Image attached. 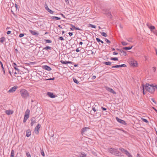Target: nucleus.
Masks as SVG:
<instances>
[{
    "label": "nucleus",
    "instance_id": "nucleus-13",
    "mask_svg": "<svg viewBox=\"0 0 157 157\" xmlns=\"http://www.w3.org/2000/svg\"><path fill=\"white\" fill-rule=\"evenodd\" d=\"M5 113L6 114L9 115L13 113V111L11 110H6L5 111Z\"/></svg>",
    "mask_w": 157,
    "mask_h": 157
},
{
    "label": "nucleus",
    "instance_id": "nucleus-6",
    "mask_svg": "<svg viewBox=\"0 0 157 157\" xmlns=\"http://www.w3.org/2000/svg\"><path fill=\"white\" fill-rule=\"evenodd\" d=\"M116 119L118 122H119L121 124L125 125H127V123L124 121L119 118L117 117H116Z\"/></svg>",
    "mask_w": 157,
    "mask_h": 157
},
{
    "label": "nucleus",
    "instance_id": "nucleus-23",
    "mask_svg": "<svg viewBox=\"0 0 157 157\" xmlns=\"http://www.w3.org/2000/svg\"><path fill=\"white\" fill-rule=\"evenodd\" d=\"M122 53H121L120 54V55L121 56H126L127 55V52L125 51H124L123 50Z\"/></svg>",
    "mask_w": 157,
    "mask_h": 157
},
{
    "label": "nucleus",
    "instance_id": "nucleus-29",
    "mask_svg": "<svg viewBox=\"0 0 157 157\" xmlns=\"http://www.w3.org/2000/svg\"><path fill=\"white\" fill-rule=\"evenodd\" d=\"M50 18L52 19H54L55 18L56 19V20H60V17L55 16L51 17Z\"/></svg>",
    "mask_w": 157,
    "mask_h": 157
},
{
    "label": "nucleus",
    "instance_id": "nucleus-45",
    "mask_svg": "<svg viewBox=\"0 0 157 157\" xmlns=\"http://www.w3.org/2000/svg\"><path fill=\"white\" fill-rule=\"evenodd\" d=\"M128 157H133L132 155H131L130 153L128 151V152L126 154Z\"/></svg>",
    "mask_w": 157,
    "mask_h": 157
},
{
    "label": "nucleus",
    "instance_id": "nucleus-44",
    "mask_svg": "<svg viewBox=\"0 0 157 157\" xmlns=\"http://www.w3.org/2000/svg\"><path fill=\"white\" fill-rule=\"evenodd\" d=\"M142 87H143V94H146V93L144 91V89L145 88V86H144V84L142 85Z\"/></svg>",
    "mask_w": 157,
    "mask_h": 157
},
{
    "label": "nucleus",
    "instance_id": "nucleus-53",
    "mask_svg": "<svg viewBox=\"0 0 157 157\" xmlns=\"http://www.w3.org/2000/svg\"><path fill=\"white\" fill-rule=\"evenodd\" d=\"M96 39L97 41L98 42H100V41H101V40L98 38H96Z\"/></svg>",
    "mask_w": 157,
    "mask_h": 157
},
{
    "label": "nucleus",
    "instance_id": "nucleus-27",
    "mask_svg": "<svg viewBox=\"0 0 157 157\" xmlns=\"http://www.w3.org/2000/svg\"><path fill=\"white\" fill-rule=\"evenodd\" d=\"M31 121L30 124L31 126H33L34 124L36 122L35 120L33 119H31Z\"/></svg>",
    "mask_w": 157,
    "mask_h": 157
},
{
    "label": "nucleus",
    "instance_id": "nucleus-3",
    "mask_svg": "<svg viewBox=\"0 0 157 157\" xmlns=\"http://www.w3.org/2000/svg\"><path fill=\"white\" fill-rule=\"evenodd\" d=\"M108 151L112 154L117 156H119L120 154V153L117 149L113 148H109L108 149Z\"/></svg>",
    "mask_w": 157,
    "mask_h": 157
},
{
    "label": "nucleus",
    "instance_id": "nucleus-22",
    "mask_svg": "<svg viewBox=\"0 0 157 157\" xmlns=\"http://www.w3.org/2000/svg\"><path fill=\"white\" fill-rule=\"evenodd\" d=\"M133 39L132 37H129L128 38H127L126 39V40H127L128 42L132 43L133 42L132 40Z\"/></svg>",
    "mask_w": 157,
    "mask_h": 157
},
{
    "label": "nucleus",
    "instance_id": "nucleus-31",
    "mask_svg": "<svg viewBox=\"0 0 157 157\" xmlns=\"http://www.w3.org/2000/svg\"><path fill=\"white\" fill-rule=\"evenodd\" d=\"M103 63L106 65H110L111 64V62H103Z\"/></svg>",
    "mask_w": 157,
    "mask_h": 157
},
{
    "label": "nucleus",
    "instance_id": "nucleus-4",
    "mask_svg": "<svg viewBox=\"0 0 157 157\" xmlns=\"http://www.w3.org/2000/svg\"><path fill=\"white\" fill-rule=\"evenodd\" d=\"M103 13L105 14L109 18H112V14H113V13H111V11H110L109 9H105L103 10Z\"/></svg>",
    "mask_w": 157,
    "mask_h": 157
},
{
    "label": "nucleus",
    "instance_id": "nucleus-48",
    "mask_svg": "<svg viewBox=\"0 0 157 157\" xmlns=\"http://www.w3.org/2000/svg\"><path fill=\"white\" fill-rule=\"evenodd\" d=\"M54 79H55V78L54 77H53L52 78H48V79H46L45 80H53Z\"/></svg>",
    "mask_w": 157,
    "mask_h": 157
},
{
    "label": "nucleus",
    "instance_id": "nucleus-61",
    "mask_svg": "<svg viewBox=\"0 0 157 157\" xmlns=\"http://www.w3.org/2000/svg\"><path fill=\"white\" fill-rule=\"evenodd\" d=\"M68 34H69V35L70 36H71L73 35V33H71V32H69L68 33Z\"/></svg>",
    "mask_w": 157,
    "mask_h": 157
},
{
    "label": "nucleus",
    "instance_id": "nucleus-35",
    "mask_svg": "<svg viewBox=\"0 0 157 157\" xmlns=\"http://www.w3.org/2000/svg\"><path fill=\"white\" fill-rule=\"evenodd\" d=\"M101 34L104 37H106L107 36V35L105 32H102L101 33Z\"/></svg>",
    "mask_w": 157,
    "mask_h": 157
},
{
    "label": "nucleus",
    "instance_id": "nucleus-36",
    "mask_svg": "<svg viewBox=\"0 0 157 157\" xmlns=\"http://www.w3.org/2000/svg\"><path fill=\"white\" fill-rule=\"evenodd\" d=\"M141 120L145 122L146 123H148L149 122L146 119L141 118Z\"/></svg>",
    "mask_w": 157,
    "mask_h": 157
},
{
    "label": "nucleus",
    "instance_id": "nucleus-60",
    "mask_svg": "<svg viewBox=\"0 0 157 157\" xmlns=\"http://www.w3.org/2000/svg\"><path fill=\"white\" fill-rule=\"evenodd\" d=\"M92 110L94 112H95L97 111L96 109H95V107H93L92 108Z\"/></svg>",
    "mask_w": 157,
    "mask_h": 157
},
{
    "label": "nucleus",
    "instance_id": "nucleus-19",
    "mask_svg": "<svg viewBox=\"0 0 157 157\" xmlns=\"http://www.w3.org/2000/svg\"><path fill=\"white\" fill-rule=\"evenodd\" d=\"M31 132L29 129L26 132V136L27 137H29L31 135Z\"/></svg>",
    "mask_w": 157,
    "mask_h": 157
},
{
    "label": "nucleus",
    "instance_id": "nucleus-59",
    "mask_svg": "<svg viewBox=\"0 0 157 157\" xmlns=\"http://www.w3.org/2000/svg\"><path fill=\"white\" fill-rule=\"evenodd\" d=\"M41 155L43 156H44L45 155V154H44V153L43 151H41Z\"/></svg>",
    "mask_w": 157,
    "mask_h": 157
},
{
    "label": "nucleus",
    "instance_id": "nucleus-18",
    "mask_svg": "<svg viewBox=\"0 0 157 157\" xmlns=\"http://www.w3.org/2000/svg\"><path fill=\"white\" fill-rule=\"evenodd\" d=\"M119 149L122 152H124L125 154H126L128 152V151H127V150L124 149L123 148H119Z\"/></svg>",
    "mask_w": 157,
    "mask_h": 157
},
{
    "label": "nucleus",
    "instance_id": "nucleus-24",
    "mask_svg": "<svg viewBox=\"0 0 157 157\" xmlns=\"http://www.w3.org/2000/svg\"><path fill=\"white\" fill-rule=\"evenodd\" d=\"M88 27H91L95 29L96 27V26L95 25L91 24H89L88 25Z\"/></svg>",
    "mask_w": 157,
    "mask_h": 157
},
{
    "label": "nucleus",
    "instance_id": "nucleus-2",
    "mask_svg": "<svg viewBox=\"0 0 157 157\" xmlns=\"http://www.w3.org/2000/svg\"><path fill=\"white\" fill-rule=\"evenodd\" d=\"M21 96L23 98H26L29 96V93L28 91L25 89H23L20 91Z\"/></svg>",
    "mask_w": 157,
    "mask_h": 157
},
{
    "label": "nucleus",
    "instance_id": "nucleus-52",
    "mask_svg": "<svg viewBox=\"0 0 157 157\" xmlns=\"http://www.w3.org/2000/svg\"><path fill=\"white\" fill-rule=\"evenodd\" d=\"M151 100L154 102L155 104L156 103V101H155L154 99V98H151Z\"/></svg>",
    "mask_w": 157,
    "mask_h": 157
},
{
    "label": "nucleus",
    "instance_id": "nucleus-42",
    "mask_svg": "<svg viewBox=\"0 0 157 157\" xmlns=\"http://www.w3.org/2000/svg\"><path fill=\"white\" fill-rule=\"evenodd\" d=\"M45 41L46 42V43H50L52 42V41L51 40H48V39L45 40Z\"/></svg>",
    "mask_w": 157,
    "mask_h": 157
},
{
    "label": "nucleus",
    "instance_id": "nucleus-30",
    "mask_svg": "<svg viewBox=\"0 0 157 157\" xmlns=\"http://www.w3.org/2000/svg\"><path fill=\"white\" fill-rule=\"evenodd\" d=\"M14 151L13 150H11V156L10 157H14Z\"/></svg>",
    "mask_w": 157,
    "mask_h": 157
},
{
    "label": "nucleus",
    "instance_id": "nucleus-37",
    "mask_svg": "<svg viewBox=\"0 0 157 157\" xmlns=\"http://www.w3.org/2000/svg\"><path fill=\"white\" fill-rule=\"evenodd\" d=\"M121 43L123 45V46H125V45H128V43H126L124 41H122L121 42Z\"/></svg>",
    "mask_w": 157,
    "mask_h": 157
},
{
    "label": "nucleus",
    "instance_id": "nucleus-58",
    "mask_svg": "<svg viewBox=\"0 0 157 157\" xmlns=\"http://www.w3.org/2000/svg\"><path fill=\"white\" fill-rule=\"evenodd\" d=\"M153 71L155 72L156 70V67H154L152 68Z\"/></svg>",
    "mask_w": 157,
    "mask_h": 157
},
{
    "label": "nucleus",
    "instance_id": "nucleus-51",
    "mask_svg": "<svg viewBox=\"0 0 157 157\" xmlns=\"http://www.w3.org/2000/svg\"><path fill=\"white\" fill-rule=\"evenodd\" d=\"M24 35V34H23V33H21V34H20L19 35V37H22Z\"/></svg>",
    "mask_w": 157,
    "mask_h": 157
},
{
    "label": "nucleus",
    "instance_id": "nucleus-46",
    "mask_svg": "<svg viewBox=\"0 0 157 157\" xmlns=\"http://www.w3.org/2000/svg\"><path fill=\"white\" fill-rule=\"evenodd\" d=\"M44 7L45 9L47 10L49 9V8L48 7L47 4L46 3H45L44 4Z\"/></svg>",
    "mask_w": 157,
    "mask_h": 157
},
{
    "label": "nucleus",
    "instance_id": "nucleus-28",
    "mask_svg": "<svg viewBox=\"0 0 157 157\" xmlns=\"http://www.w3.org/2000/svg\"><path fill=\"white\" fill-rule=\"evenodd\" d=\"M51 49H52V48L49 46H46L45 47L43 48V50L45 49L46 50H51Z\"/></svg>",
    "mask_w": 157,
    "mask_h": 157
},
{
    "label": "nucleus",
    "instance_id": "nucleus-25",
    "mask_svg": "<svg viewBox=\"0 0 157 157\" xmlns=\"http://www.w3.org/2000/svg\"><path fill=\"white\" fill-rule=\"evenodd\" d=\"M33 77L34 81H37L39 80V78L37 76H34Z\"/></svg>",
    "mask_w": 157,
    "mask_h": 157
},
{
    "label": "nucleus",
    "instance_id": "nucleus-47",
    "mask_svg": "<svg viewBox=\"0 0 157 157\" xmlns=\"http://www.w3.org/2000/svg\"><path fill=\"white\" fill-rule=\"evenodd\" d=\"M0 64L1 66L2 70H4V68L3 67V63H2V62L1 61H0Z\"/></svg>",
    "mask_w": 157,
    "mask_h": 157
},
{
    "label": "nucleus",
    "instance_id": "nucleus-64",
    "mask_svg": "<svg viewBox=\"0 0 157 157\" xmlns=\"http://www.w3.org/2000/svg\"><path fill=\"white\" fill-rule=\"evenodd\" d=\"M96 78V76L95 75H94L92 76V79L93 80H94V79H95Z\"/></svg>",
    "mask_w": 157,
    "mask_h": 157
},
{
    "label": "nucleus",
    "instance_id": "nucleus-34",
    "mask_svg": "<svg viewBox=\"0 0 157 157\" xmlns=\"http://www.w3.org/2000/svg\"><path fill=\"white\" fill-rule=\"evenodd\" d=\"M5 40V38L4 37H2L0 38V42L1 43H3Z\"/></svg>",
    "mask_w": 157,
    "mask_h": 157
},
{
    "label": "nucleus",
    "instance_id": "nucleus-33",
    "mask_svg": "<svg viewBox=\"0 0 157 157\" xmlns=\"http://www.w3.org/2000/svg\"><path fill=\"white\" fill-rule=\"evenodd\" d=\"M48 135L52 137L54 135V132H52H52H50V133L49 132H48Z\"/></svg>",
    "mask_w": 157,
    "mask_h": 157
},
{
    "label": "nucleus",
    "instance_id": "nucleus-16",
    "mask_svg": "<svg viewBox=\"0 0 157 157\" xmlns=\"http://www.w3.org/2000/svg\"><path fill=\"white\" fill-rule=\"evenodd\" d=\"M43 68L48 71H50L52 70L51 68L50 67L47 65L43 66Z\"/></svg>",
    "mask_w": 157,
    "mask_h": 157
},
{
    "label": "nucleus",
    "instance_id": "nucleus-32",
    "mask_svg": "<svg viewBox=\"0 0 157 157\" xmlns=\"http://www.w3.org/2000/svg\"><path fill=\"white\" fill-rule=\"evenodd\" d=\"M73 81L75 83H76L77 84H79L78 81L75 78H74L73 79Z\"/></svg>",
    "mask_w": 157,
    "mask_h": 157
},
{
    "label": "nucleus",
    "instance_id": "nucleus-8",
    "mask_svg": "<svg viewBox=\"0 0 157 157\" xmlns=\"http://www.w3.org/2000/svg\"><path fill=\"white\" fill-rule=\"evenodd\" d=\"M90 129V128L89 127H85L82 128L81 130V133L82 135H83V134L85 132H86L88 129Z\"/></svg>",
    "mask_w": 157,
    "mask_h": 157
},
{
    "label": "nucleus",
    "instance_id": "nucleus-1",
    "mask_svg": "<svg viewBox=\"0 0 157 157\" xmlns=\"http://www.w3.org/2000/svg\"><path fill=\"white\" fill-rule=\"evenodd\" d=\"M156 86L155 85V86H153V84L151 85L149 83H146L144 86L146 90L151 94L154 92L155 90V87L157 89Z\"/></svg>",
    "mask_w": 157,
    "mask_h": 157
},
{
    "label": "nucleus",
    "instance_id": "nucleus-14",
    "mask_svg": "<svg viewBox=\"0 0 157 157\" xmlns=\"http://www.w3.org/2000/svg\"><path fill=\"white\" fill-rule=\"evenodd\" d=\"M47 94L49 97L51 98H54L55 97V95H54L52 93L48 92L47 93Z\"/></svg>",
    "mask_w": 157,
    "mask_h": 157
},
{
    "label": "nucleus",
    "instance_id": "nucleus-62",
    "mask_svg": "<svg viewBox=\"0 0 157 157\" xmlns=\"http://www.w3.org/2000/svg\"><path fill=\"white\" fill-rule=\"evenodd\" d=\"M65 2L67 4H68L69 3V0H65Z\"/></svg>",
    "mask_w": 157,
    "mask_h": 157
},
{
    "label": "nucleus",
    "instance_id": "nucleus-43",
    "mask_svg": "<svg viewBox=\"0 0 157 157\" xmlns=\"http://www.w3.org/2000/svg\"><path fill=\"white\" fill-rule=\"evenodd\" d=\"M67 61H63V60H61V62L62 64H67Z\"/></svg>",
    "mask_w": 157,
    "mask_h": 157
},
{
    "label": "nucleus",
    "instance_id": "nucleus-11",
    "mask_svg": "<svg viewBox=\"0 0 157 157\" xmlns=\"http://www.w3.org/2000/svg\"><path fill=\"white\" fill-rule=\"evenodd\" d=\"M106 89L109 92H110L111 93H113L114 94H116V92L112 88H110L109 87H107Z\"/></svg>",
    "mask_w": 157,
    "mask_h": 157
},
{
    "label": "nucleus",
    "instance_id": "nucleus-57",
    "mask_svg": "<svg viewBox=\"0 0 157 157\" xmlns=\"http://www.w3.org/2000/svg\"><path fill=\"white\" fill-rule=\"evenodd\" d=\"M101 108L102 110L103 111H105L107 109L106 108L104 107H101Z\"/></svg>",
    "mask_w": 157,
    "mask_h": 157
},
{
    "label": "nucleus",
    "instance_id": "nucleus-20",
    "mask_svg": "<svg viewBox=\"0 0 157 157\" xmlns=\"http://www.w3.org/2000/svg\"><path fill=\"white\" fill-rule=\"evenodd\" d=\"M131 65H132L133 67H136L137 65V63L136 61H135L134 62H131Z\"/></svg>",
    "mask_w": 157,
    "mask_h": 157
},
{
    "label": "nucleus",
    "instance_id": "nucleus-38",
    "mask_svg": "<svg viewBox=\"0 0 157 157\" xmlns=\"http://www.w3.org/2000/svg\"><path fill=\"white\" fill-rule=\"evenodd\" d=\"M110 59L114 61L118 60V58L117 57H112Z\"/></svg>",
    "mask_w": 157,
    "mask_h": 157
},
{
    "label": "nucleus",
    "instance_id": "nucleus-56",
    "mask_svg": "<svg viewBox=\"0 0 157 157\" xmlns=\"http://www.w3.org/2000/svg\"><path fill=\"white\" fill-rule=\"evenodd\" d=\"M116 50H118V51H119L121 53H122V51H123L121 49H120L117 48Z\"/></svg>",
    "mask_w": 157,
    "mask_h": 157
},
{
    "label": "nucleus",
    "instance_id": "nucleus-40",
    "mask_svg": "<svg viewBox=\"0 0 157 157\" xmlns=\"http://www.w3.org/2000/svg\"><path fill=\"white\" fill-rule=\"evenodd\" d=\"M70 25H71L72 28H70V29L71 30H73L74 29H75V28L74 27H75V26L72 24H70Z\"/></svg>",
    "mask_w": 157,
    "mask_h": 157
},
{
    "label": "nucleus",
    "instance_id": "nucleus-49",
    "mask_svg": "<svg viewBox=\"0 0 157 157\" xmlns=\"http://www.w3.org/2000/svg\"><path fill=\"white\" fill-rule=\"evenodd\" d=\"M58 39H59V40H64V39L63 38V37L62 36H60L59 37Z\"/></svg>",
    "mask_w": 157,
    "mask_h": 157
},
{
    "label": "nucleus",
    "instance_id": "nucleus-5",
    "mask_svg": "<svg viewBox=\"0 0 157 157\" xmlns=\"http://www.w3.org/2000/svg\"><path fill=\"white\" fill-rule=\"evenodd\" d=\"M29 114L30 110L29 109H27L25 112L24 117L23 121L24 123H25L27 120L29 118Z\"/></svg>",
    "mask_w": 157,
    "mask_h": 157
},
{
    "label": "nucleus",
    "instance_id": "nucleus-21",
    "mask_svg": "<svg viewBox=\"0 0 157 157\" xmlns=\"http://www.w3.org/2000/svg\"><path fill=\"white\" fill-rule=\"evenodd\" d=\"M133 47V46H132L131 47H123L122 48L123 49L127 51L129 50H130Z\"/></svg>",
    "mask_w": 157,
    "mask_h": 157
},
{
    "label": "nucleus",
    "instance_id": "nucleus-9",
    "mask_svg": "<svg viewBox=\"0 0 157 157\" xmlns=\"http://www.w3.org/2000/svg\"><path fill=\"white\" fill-rule=\"evenodd\" d=\"M39 124H38L35 127L34 129V133L36 134L39 133Z\"/></svg>",
    "mask_w": 157,
    "mask_h": 157
},
{
    "label": "nucleus",
    "instance_id": "nucleus-41",
    "mask_svg": "<svg viewBox=\"0 0 157 157\" xmlns=\"http://www.w3.org/2000/svg\"><path fill=\"white\" fill-rule=\"evenodd\" d=\"M105 40L106 42L108 43L109 44H110L111 43V42L110 40H108L107 38H105Z\"/></svg>",
    "mask_w": 157,
    "mask_h": 157
},
{
    "label": "nucleus",
    "instance_id": "nucleus-55",
    "mask_svg": "<svg viewBox=\"0 0 157 157\" xmlns=\"http://www.w3.org/2000/svg\"><path fill=\"white\" fill-rule=\"evenodd\" d=\"M117 129H118V130H121L122 131V132H123L124 133H126V131H125L124 130L121 129H119V128H117Z\"/></svg>",
    "mask_w": 157,
    "mask_h": 157
},
{
    "label": "nucleus",
    "instance_id": "nucleus-26",
    "mask_svg": "<svg viewBox=\"0 0 157 157\" xmlns=\"http://www.w3.org/2000/svg\"><path fill=\"white\" fill-rule=\"evenodd\" d=\"M13 67L14 68V69L17 71H19V69L16 67L17 64H16L14 63L13 65Z\"/></svg>",
    "mask_w": 157,
    "mask_h": 157
},
{
    "label": "nucleus",
    "instance_id": "nucleus-15",
    "mask_svg": "<svg viewBox=\"0 0 157 157\" xmlns=\"http://www.w3.org/2000/svg\"><path fill=\"white\" fill-rule=\"evenodd\" d=\"M48 33L45 32V31L43 30H40V35L41 36H43L44 34H46Z\"/></svg>",
    "mask_w": 157,
    "mask_h": 157
},
{
    "label": "nucleus",
    "instance_id": "nucleus-17",
    "mask_svg": "<svg viewBox=\"0 0 157 157\" xmlns=\"http://www.w3.org/2000/svg\"><path fill=\"white\" fill-rule=\"evenodd\" d=\"M29 31L32 35H38V33H37L35 31H33L31 30H29Z\"/></svg>",
    "mask_w": 157,
    "mask_h": 157
},
{
    "label": "nucleus",
    "instance_id": "nucleus-63",
    "mask_svg": "<svg viewBox=\"0 0 157 157\" xmlns=\"http://www.w3.org/2000/svg\"><path fill=\"white\" fill-rule=\"evenodd\" d=\"M155 143L156 144H157V137H155Z\"/></svg>",
    "mask_w": 157,
    "mask_h": 157
},
{
    "label": "nucleus",
    "instance_id": "nucleus-10",
    "mask_svg": "<svg viewBox=\"0 0 157 157\" xmlns=\"http://www.w3.org/2000/svg\"><path fill=\"white\" fill-rule=\"evenodd\" d=\"M127 66L125 64H122L121 65H116L115 66H113L112 67V68H118V67H126Z\"/></svg>",
    "mask_w": 157,
    "mask_h": 157
},
{
    "label": "nucleus",
    "instance_id": "nucleus-12",
    "mask_svg": "<svg viewBox=\"0 0 157 157\" xmlns=\"http://www.w3.org/2000/svg\"><path fill=\"white\" fill-rule=\"evenodd\" d=\"M147 26L150 29L151 31H152V30L155 29V27L154 26L150 25V24L149 23H147Z\"/></svg>",
    "mask_w": 157,
    "mask_h": 157
},
{
    "label": "nucleus",
    "instance_id": "nucleus-7",
    "mask_svg": "<svg viewBox=\"0 0 157 157\" xmlns=\"http://www.w3.org/2000/svg\"><path fill=\"white\" fill-rule=\"evenodd\" d=\"M17 86H15L13 87H11L8 91L9 93H12L14 92L17 88Z\"/></svg>",
    "mask_w": 157,
    "mask_h": 157
},
{
    "label": "nucleus",
    "instance_id": "nucleus-54",
    "mask_svg": "<svg viewBox=\"0 0 157 157\" xmlns=\"http://www.w3.org/2000/svg\"><path fill=\"white\" fill-rule=\"evenodd\" d=\"M75 28V29H76L77 30H82V29H80L78 27H74Z\"/></svg>",
    "mask_w": 157,
    "mask_h": 157
},
{
    "label": "nucleus",
    "instance_id": "nucleus-39",
    "mask_svg": "<svg viewBox=\"0 0 157 157\" xmlns=\"http://www.w3.org/2000/svg\"><path fill=\"white\" fill-rule=\"evenodd\" d=\"M47 11L51 14H52L54 13V12L53 11H52L49 9H48V10H47Z\"/></svg>",
    "mask_w": 157,
    "mask_h": 157
},
{
    "label": "nucleus",
    "instance_id": "nucleus-50",
    "mask_svg": "<svg viewBox=\"0 0 157 157\" xmlns=\"http://www.w3.org/2000/svg\"><path fill=\"white\" fill-rule=\"evenodd\" d=\"M26 155L27 157H31L30 155L29 152H27L26 153Z\"/></svg>",
    "mask_w": 157,
    "mask_h": 157
}]
</instances>
